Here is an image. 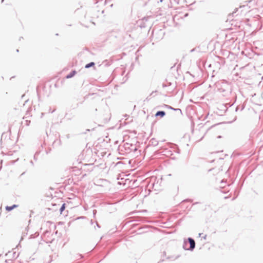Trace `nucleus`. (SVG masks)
Here are the masks:
<instances>
[{
	"mask_svg": "<svg viewBox=\"0 0 263 263\" xmlns=\"http://www.w3.org/2000/svg\"><path fill=\"white\" fill-rule=\"evenodd\" d=\"M189 241L190 244V248L191 249H193L195 246V242L194 240L193 239L189 238Z\"/></svg>",
	"mask_w": 263,
	"mask_h": 263,
	"instance_id": "nucleus-1",
	"label": "nucleus"
},
{
	"mask_svg": "<svg viewBox=\"0 0 263 263\" xmlns=\"http://www.w3.org/2000/svg\"><path fill=\"white\" fill-rule=\"evenodd\" d=\"M165 112L164 111H158L156 114L155 116L156 117L160 116L161 117H164L165 116Z\"/></svg>",
	"mask_w": 263,
	"mask_h": 263,
	"instance_id": "nucleus-2",
	"label": "nucleus"
},
{
	"mask_svg": "<svg viewBox=\"0 0 263 263\" xmlns=\"http://www.w3.org/2000/svg\"><path fill=\"white\" fill-rule=\"evenodd\" d=\"M17 207V205H15V204H14L12 206H7L6 207V210L7 211H10L11 210H13V209Z\"/></svg>",
	"mask_w": 263,
	"mask_h": 263,
	"instance_id": "nucleus-3",
	"label": "nucleus"
},
{
	"mask_svg": "<svg viewBox=\"0 0 263 263\" xmlns=\"http://www.w3.org/2000/svg\"><path fill=\"white\" fill-rule=\"evenodd\" d=\"M76 73V71L73 70L72 71V72H71L69 74H68L67 76H66V79H69V78H72V77H73L75 74Z\"/></svg>",
	"mask_w": 263,
	"mask_h": 263,
	"instance_id": "nucleus-4",
	"label": "nucleus"
},
{
	"mask_svg": "<svg viewBox=\"0 0 263 263\" xmlns=\"http://www.w3.org/2000/svg\"><path fill=\"white\" fill-rule=\"evenodd\" d=\"M94 65H95V63L93 62H91V63L86 65L85 68H88L90 67L93 66Z\"/></svg>",
	"mask_w": 263,
	"mask_h": 263,
	"instance_id": "nucleus-5",
	"label": "nucleus"
},
{
	"mask_svg": "<svg viewBox=\"0 0 263 263\" xmlns=\"http://www.w3.org/2000/svg\"><path fill=\"white\" fill-rule=\"evenodd\" d=\"M65 209V203L63 204L61 208H60L61 213Z\"/></svg>",
	"mask_w": 263,
	"mask_h": 263,
	"instance_id": "nucleus-6",
	"label": "nucleus"
}]
</instances>
